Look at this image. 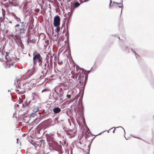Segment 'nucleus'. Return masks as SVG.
Listing matches in <instances>:
<instances>
[{"label": "nucleus", "instance_id": "nucleus-36", "mask_svg": "<svg viewBox=\"0 0 154 154\" xmlns=\"http://www.w3.org/2000/svg\"><path fill=\"white\" fill-rule=\"evenodd\" d=\"M90 149V148H88V149H87V151L88 152H87L86 154H89Z\"/></svg>", "mask_w": 154, "mask_h": 154}, {"label": "nucleus", "instance_id": "nucleus-35", "mask_svg": "<svg viewBox=\"0 0 154 154\" xmlns=\"http://www.w3.org/2000/svg\"><path fill=\"white\" fill-rule=\"evenodd\" d=\"M92 144V143L91 142H90L89 143V145H88V148H91V144Z\"/></svg>", "mask_w": 154, "mask_h": 154}, {"label": "nucleus", "instance_id": "nucleus-17", "mask_svg": "<svg viewBox=\"0 0 154 154\" xmlns=\"http://www.w3.org/2000/svg\"><path fill=\"white\" fill-rule=\"evenodd\" d=\"M119 29L120 31H123L124 27L123 24L122 20H120L119 24Z\"/></svg>", "mask_w": 154, "mask_h": 154}, {"label": "nucleus", "instance_id": "nucleus-51", "mask_svg": "<svg viewBox=\"0 0 154 154\" xmlns=\"http://www.w3.org/2000/svg\"><path fill=\"white\" fill-rule=\"evenodd\" d=\"M92 67L91 68V69H90V70H88V72H89L91 70V69H92Z\"/></svg>", "mask_w": 154, "mask_h": 154}, {"label": "nucleus", "instance_id": "nucleus-1", "mask_svg": "<svg viewBox=\"0 0 154 154\" xmlns=\"http://www.w3.org/2000/svg\"><path fill=\"white\" fill-rule=\"evenodd\" d=\"M70 73L72 74V72L68 71V106H70V108H68V117L70 118V116L69 115V114H72V112H74L77 115L76 110L74 109V111L73 108L74 106L76 104V102L77 100L76 98L74 97L75 95L74 93L75 90L74 88V84L73 83V80L70 79V78H72L75 80H77V76H74L73 74L70 75Z\"/></svg>", "mask_w": 154, "mask_h": 154}, {"label": "nucleus", "instance_id": "nucleus-40", "mask_svg": "<svg viewBox=\"0 0 154 154\" xmlns=\"http://www.w3.org/2000/svg\"><path fill=\"white\" fill-rule=\"evenodd\" d=\"M23 102V101L21 100H20V101H19V103L21 104V103Z\"/></svg>", "mask_w": 154, "mask_h": 154}, {"label": "nucleus", "instance_id": "nucleus-8", "mask_svg": "<svg viewBox=\"0 0 154 154\" xmlns=\"http://www.w3.org/2000/svg\"><path fill=\"white\" fill-rule=\"evenodd\" d=\"M77 113L78 114V116L81 118V119L82 120V122L85 125V128H88L86 125L83 113V108L76 109Z\"/></svg>", "mask_w": 154, "mask_h": 154}, {"label": "nucleus", "instance_id": "nucleus-4", "mask_svg": "<svg viewBox=\"0 0 154 154\" xmlns=\"http://www.w3.org/2000/svg\"><path fill=\"white\" fill-rule=\"evenodd\" d=\"M78 2L75 0H68V25L69 19L71 17L72 12L75 8L80 5Z\"/></svg>", "mask_w": 154, "mask_h": 154}, {"label": "nucleus", "instance_id": "nucleus-14", "mask_svg": "<svg viewBox=\"0 0 154 154\" xmlns=\"http://www.w3.org/2000/svg\"><path fill=\"white\" fill-rule=\"evenodd\" d=\"M9 4L11 5V6H17L19 5L18 2L17 0L13 1H9Z\"/></svg>", "mask_w": 154, "mask_h": 154}, {"label": "nucleus", "instance_id": "nucleus-42", "mask_svg": "<svg viewBox=\"0 0 154 154\" xmlns=\"http://www.w3.org/2000/svg\"><path fill=\"white\" fill-rule=\"evenodd\" d=\"M103 132H104V131L103 132H102V133H103ZM102 133V132H101V133H99V134H97V135H95V136H97V135H98Z\"/></svg>", "mask_w": 154, "mask_h": 154}, {"label": "nucleus", "instance_id": "nucleus-39", "mask_svg": "<svg viewBox=\"0 0 154 154\" xmlns=\"http://www.w3.org/2000/svg\"><path fill=\"white\" fill-rule=\"evenodd\" d=\"M95 137H94L91 140V142H91L92 143V141H93L94 139L95 138Z\"/></svg>", "mask_w": 154, "mask_h": 154}, {"label": "nucleus", "instance_id": "nucleus-20", "mask_svg": "<svg viewBox=\"0 0 154 154\" xmlns=\"http://www.w3.org/2000/svg\"><path fill=\"white\" fill-rule=\"evenodd\" d=\"M16 92L18 94H20L23 92V89L21 88H20V90H17V89L16 90Z\"/></svg>", "mask_w": 154, "mask_h": 154}, {"label": "nucleus", "instance_id": "nucleus-24", "mask_svg": "<svg viewBox=\"0 0 154 154\" xmlns=\"http://www.w3.org/2000/svg\"><path fill=\"white\" fill-rule=\"evenodd\" d=\"M34 26L33 24H31L29 26V28L28 29V31H29L30 30L32 29L33 28Z\"/></svg>", "mask_w": 154, "mask_h": 154}, {"label": "nucleus", "instance_id": "nucleus-12", "mask_svg": "<svg viewBox=\"0 0 154 154\" xmlns=\"http://www.w3.org/2000/svg\"><path fill=\"white\" fill-rule=\"evenodd\" d=\"M45 70H44L43 69V71H42L40 75L39 79H43L44 77L46 76L47 74L48 71V70H46L45 72Z\"/></svg>", "mask_w": 154, "mask_h": 154}, {"label": "nucleus", "instance_id": "nucleus-7", "mask_svg": "<svg viewBox=\"0 0 154 154\" xmlns=\"http://www.w3.org/2000/svg\"><path fill=\"white\" fill-rule=\"evenodd\" d=\"M26 106L31 108L32 112H31V116L32 117L35 116L36 112L40 111L38 107L34 105V103H32L30 104V102H29L28 104H26Z\"/></svg>", "mask_w": 154, "mask_h": 154}, {"label": "nucleus", "instance_id": "nucleus-50", "mask_svg": "<svg viewBox=\"0 0 154 154\" xmlns=\"http://www.w3.org/2000/svg\"><path fill=\"white\" fill-rule=\"evenodd\" d=\"M115 36L117 37V38H118L119 39H120V38L119 37H117L116 36Z\"/></svg>", "mask_w": 154, "mask_h": 154}, {"label": "nucleus", "instance_id": "nucleus-57", "mask_svg": "<svg viewBox=\"0 0 154 154\" xmlns=\"http://www.w3.org/2000/svg\"><path fill=\"white\" fill-rule=\"evenodd\" d=\"M66 96H67V95H66Z\"/></svg>", "mask_w": 154, "mask_h": 154}, {"label": "nucleus", "instance_id": "nucleus-32", "mask_svg": "<svg viewBox=\"0 0 154 154\" xmlns=\"http://www.w3.org/2000/svg\"><path fill=\"white\" fill-rule=\"evenodd\" d=\"M5 5L6 6L8 7V6H11V5L9 4V1L8 2L6 3L5 4Z\"/></svg>", "mask_w": 154, "mask_h": 154}, {"label": "nucleus", "instance_id": "nucleus-52", "mask_svg": "<svg viewBox=\"0 0 154 154\" xmlns=\"http://www.w3.org/2000/svg\"><path fill=\"white\" fill-rule=\"evenodd\" d=\"M45 90H43L42 91V92H44V91Z\"/></svg>", "mask_w": 154, "mask_h": 154}, {"label": "nucleus", "instance_id": "nucleus-45", "mask_svg": "<svg viewBox=\"0 0 154 154\" xmlns=\"http://www.w3.org/2000/svg\"><path fill=\"white\" fill-rule=\"evenodd\" d=\"M69 118H68V122H69V124L70 125V124H71L69 122Z\"/></svg>", "mask_w": 154, "mask_h": 154}, {"label": "nucleus", "instance_id": "nucleus-5", "mask_svg": "<svg viewBox=\"0 0 154 154\" xmlns=\"http://www.w3.org/2000/svg\"><path fill=\"white\" fill-rule=\"evenodd\" d=\"M5 59L7 61L6 68H13L16 66V65L13 61V59L10 57L9 54L8 53H6Z\"/></svg>", "mask_w": 154, "mask_h": 154}, {"label": "nucleus", "instance_id": "nucleus-2", "mask_svg": "<svg viewBox=\"0 0 154 154\" xmlns=\"http://www.w3.org/2000/svg\"><path fill=\"white\" fill-rule=\"evenodd\" d=\"M80 74H78L77 79L78 83L80 85L81 87L79 88L80 92L79 94L78 104L77 106L76 109L83 108L82 103V100L83 97L84 91L86 83L87 82L88 76H86L85 73H83L82 70H80L79 72Z\"/></svg>", "mask_w": 154, "mask_h": 154}, {"label": "nucleus", "instance_id": "nucleus-44", "mask_svg": "<svg viewBox=\"0 0 154 154\" xmlns=\"http://www.w3.org/2000/svg\"><path fill=\"white\" fill-rule=\"evenodd\" d=\"M112 128H110V129H109L108 131H107V132H108V133H109V130H110V129H112Z\"/></svg>", "mask_w": 154, "mask_h": 154}, {"label": "nucleus", "instance_id": "nucleus-55", "mask_svg": "<svg viewBox=\"0 0 154 154\" xmlns=\"http://www.w3.org/2000/svg\"><path fill=\"white\" fill-rule=\"evenodd\" d=\"M66 33H67V32H66Z\"/></svg>", "mask_w": 154, "mask_h": 154}, {"label": "nucleus", "instance_id": "nucleus-53", "mask_svg": "<svg viewBox=\"0 0 154 154\" xmlns=\"http://www.w3.org/2000/svg\"><path fill=\"white\" fill-rule=\"evenodd\" d=\"M29 108L28 109V111H29Z\"/></svg>", "mask_w": 154, "mask_h": 154}, {"label": "nucleus", "instance_id": "nucleus-21", "mask_svg": "<svg viewBox=\"0 0 154 154\" xmlns=\"http://www.w3.org/2000/svg\"><path fill=\"white\" fill-rule=\"evenodd\" d=\"M112 3H113V4H116V5H122V7H123V0H122L121 3L116 2L115 1H113Z\"/></svg>", "mask_w": 154, "mask_h": 154}, {"label": "nucleus", "instance_id": "nucleus-58", "mask_svg": "<svg viewBox=\"0 0 154 154\" xmlns=\"http://www.w3.org/2000/svg\"><path fill=\"white\" fill-rule=\"evenodd\" d=\"M68 34H69V33H68Z\"/></svg>", "mask_w": 154, "mask_h": 154}, {"label": "nucleus", "instance_id": "nucleus-3", "mask_svg": "<svg viewBox=\"0 0 154 154\" xmlns=\"http://www.w3.org/2000/svg\"><path fill=\"white\" fill-rule=\"evenodd\" d=\"M20 25L19 24L15 26L16 31L19 34L16 33L15 35H13V37L15 40L17 45L23 48V44L21 40L20 35L25 33L28 26L27 24L25 22H20Z\"/></svg>", "mask_w": 154, "mask_h": 154}, {"label": "nucleus", "instance_id": "nucleus-49", "mask_svg": "<svg viewBox=\"0 0 154 154\" xmlns=\"http://www.w3.org/2000/svg\"><path fill=\"white\" fill-rule=\"evenodd\" d=\"M42 140H40V141H39V142H40V143H42Z\"/></svg>", "mask_w": 154, "mask_h": 154}, {"label": "nucleus", "instance_id": "nucleus-27", "mask_svg": "<svg viewBox=\"0 0 154 154\" xmlns=\"http://www.w3.org/2000/svg\"><path fill=\"white\" fill-rule=\"evenodd\" d=\"M112 0H110L109 3V8H110L111 7H112L113 6V4H112Z\"/></svg>", "mask_w": 154, "mask_h": 154}, {"label": "nucleus", "instance_id": "nucleus-10", "mask_svg": "<svg viewBox=\"0 0 154 154\" xmlns=\"http://www.w3.org/2000/svg\"><path fill=\"white\" fill-rule=\"evenodd\" d=\"M41 59H42V58L39 53L35 54L33 58V64L34 65L37 64L38 62Z\"/></svg>", "mask_w": 154, "mask_h": 154}, {"label": "nucleus", "instance_id": "nucleus-22", "mask_svg": "<svg viewBox=\"0 0 154 154\" xmlns=\"http://www.w3.org/2000/svg\"><path fill=\"white\" fill-rule=\"evenodd\" d=\"M23 86H24V87H25L24 89V91H26L28 90V89H27V88H26V87L29 86L28 84H24L23 85Z\"/></svg>", "mask_w": 154, "mask_h": 154}, {"label": "nucleus", "instance_id": "nucleus-33", "mask_svg": "<svg viewBox=\"0 0 154 154\" xmlns=\"http://www.w3.org/2000/svg\"><path fill=\"white\" fill-rule=\"evenodd\" d=\"M3 57H1L0 58V61L1 62H3L4 61V56Z\"/></svg>", "mask_w": 154, "mask_h": 154}, {"label": "nucleus", "instance_id": "nucleus-43", "mask_svg": "<svg viewBox=\"0 0 154 154\" xmlns=\"http://www.w3.org/2000/svg\"><path fill=\"white\" fill-rule=\"evenodd\" d=\"M79 148L80 149L82 150V151H84V149H82V148H80V147H79Z\"/></svg>", "mask_w": 154, "mask_h": 154}, {"label": "nucleus", "instance_id": "nucleus-9", "mask_svg": "<svg viewBox=\"0 0 154 154\" xmlns=\"http://www.w3.org/2000/svg\"><path fill=\"white\" fill-rule=\"evenodd\" d=\"M68 59L69 60L70 63L72 65V66H73L74 67H75V66L76 65V69L77 70V72L78 71V70H79V69H80V67L78 65H76L75 63L73 61L71 54V52L70 50V48L68 44Z\"/></svg>", "mask_w": 154, "mask_h": 154}, {"label": "nucleus", "instance_id": "nucleus-26", "mask_svg": "<svg viewBox=\"0 0 154 154\" xmlns=\"http://www.w3.org/2000/svg\"><path fill=\"white\" fill-rule=\"evenodd\" d=\"M131 50L135 54V56L136 57V58H137V57H139V55L137 54L135 51H133V49H132V48H131Z\"/></svg>", "mask_w": 154, "mask_h": 154}, {"label": "nucleus", "instance_id": "nucleus-29", "mask_svg": "<svg viewBox=\"0 0 154 154\" xmlns=\"http://www.w3.org/2000/svg\"><path fill=\"white\" fill-rule=\"evenodd\" d=\"M57 28L55 30V32H58L60 30V27L59 26L57 27Z\"/></svg>", "mask_w": 154, "mask_h": 154}, {"label": "nucleus", "instance_id": "nucleus-19", "mask_svg": "<svg viewBox=\"0 0 154 154\" xmlns=\"http://www.w3.org/2000/svg\"><path fill=\"white\" fill-rule=\"evenodd\" d=\"M41 126V125H39V126H38V128L37 130V132L40 134L41 133L42 134L44 133V129H43V128H42L40 129H39V128Z\"/></svg>", "mask_w": 154, "mask_h": 154}, {"label": "nucleus", "instance_id": "nucleus-15", "mask_svg": "<svg viewBox=\"0 0 154 154\" xmlns=\"http://www.w3.org/2000/svg\"><path fill=\"white\" fill-rule=\"evenodd\" d=\"M68 135H70L69 137L70 138L72 137H74L76 134V131H71L68 128Z\"/></svg>", "mask_w": 154, "mask_h": 154}, {"label": "nucleus", "instance_id": "nucleus-56", "mask_svg": "<svg viewBox=\"0 0 154 154\" xmlns=\"http://www.w3.org/2000/svg\"><path fill=\"white\" fill-rule=\"evenodd\" d=\"M68 154L69 153V151L68 150Z\"/></svg>", "mask_w": 154, "mask_h": 154}, {"label": "nucleus", "instance_id": "nucleus-47", "mask_svg": "<svg viewBox=\"0 0 154 154\" xmlns=\"http://www.w3.org/2000/svg\"><path fill=\"white\" fill-rule=\"evenodd\" d=\"M86 146V144H84V145H83V147H85Z\"/></svg>", "mask_w": 154, "mask_h": 154}, {"label": "nucleus", "instance_id": "nucleus-54", "mask_svg": "<svg viewBox=\"0 0 154 154\" xmlns=\"http://www.w3.org/2000/svg\"><path fill=\"white\" fill-rule=\"evenodd\" d=\"M90 141V140H88L87 141Z\"/></svg>", "mask_w": 154, "mask_h": 154}, {"label": "nucleus", "instance_id": "nucleus-28", "mask_svg": "<svg viewBox=\"0 0 154 154\" xmlns=\"http://www.w3.org/2000/svg\"><path fill=\"white\" fill-rule=\"evenodd\" d=\"M130 50V48L128 46H126L125 48V51L126 52H129Z\"/></svg>", "mask_w": 154, "mask_h": 154}, {"label": "nucleus", "instance_id": "nucleus-18", "mask_svg": "<svg viewBox=\"0 0 154 154\" xmlns=\"http://www.w3.org/2000/svg\"><path fill=\"white\" fill-rule=\"evenodd\" d=\"M53 110L55 114L59 113L61 110L59 108L57 107L54 108Z\"/></svg>", "mask_w": 154, "mask_h": 154}, {"label": "nucleus", "instance_id": "nucleus-48", "mask_svg": "<svg viewBox=\"0 0 154 154\" xmlns=\"http://www.w3.org/2000/svg\"><path fill=\"white\" fill-rule=\"evenodd\" d=\"M66 29H67V23H66Z\"/></svg>", "mask_w": 154, "mask_h": 154}, {"label": "nucleus", "instance_id": "nucleus-37", "mask_svg": "<svg viewBox=\"0 0 154 154\" xmlns=\"http://www.w3.org/2000/svg\"><path fill=\"white\" fill-rule=\"evenodd\" d=\"M45 67L44 68V69H44V70H47L46 69V66H47V64L46 63H45Z\"/></svg>", "mask_w": 154, "mask_h": 154}, {"label": "nucleus", "instance_id": "nucleus-11", "mask_svg": "<svg viewBox=\"0 0 154 154\" xmlns=\"http://www.w3.org/2000/svg\"><path fill=\"white\" fill-rule=\"evenodd\" d=\"M60 18L57 15L54 17V25L55 27L59 26L60 25Z\"/></svg>", "mask_w": 154, "mask_h": 154}, {"label": "nucleus", "instance_id": "nucleus-38", "mask_svg": "<svg viewBox=\"0 0 154 154\" xmlns=\"http://www.w3.org/2000/svg\"><path fill=\"white\" fill-rule=\"evenodd\" d=\"M17 88H18L17 90H20V88H21L20 86L18 85L17 87Z\"/></svg>", "mask_w": 154, "mask_h": 154}, {"label": "nucleus", "instance_id": "nucleus-23", "mask_svg": "<svg viewBox=\"0 0 154 154\" xmlns=\"http://www.w3.org/2000/svg\"><path fill=\"white\" fill-rule=\"evenodd\" d=\"M116 128H122V129L124 130V136H125V139L126 140H128V138H126L125 137V129H124V128L122 127V126H119V127H116Z\"/></svg>", "mask_w": 154, "mask_h": 154}, {"label": "nucleus", "instance_id": "nucleus-46", "mask_svg": "<svg viewBox=\"0 0 154 154\" xmlns=\"http://www.w3.org/2000/svg\"><path fill=\"white\" fill-rule=\"evenodd\" d=\"M79 143L80 144H83V143H82V142H80V141L79 142Z\"/></svg>", "mask_w": 154, "mask_h": 154}, {"label": "nucleus", "instance_id": "nucleus-16", "mask_svg": "<svg viewBox=\"0 0 154 154\" xmlns=\"http://www.w3.org/2000/svg\"><path fill=\"white\" fill-rule=\"evenodd\" d=\"M63 94H57V96L56 98H55V100L57 101V102L59 103H61L62 102V97Z\"/></svg>", "mask_w": 154, "mask_h": 154}, {"label": "nucleus", "instance_id": "nucleus-13", "mask_svg": "<svg viewBox=\"0 0 154 154\" xmlns=\"http://www.w3.org/2000/svg\"><path fill=\"white\" fill-rule=\"evenodd\" d=\"M50 147L53 149L57 150L58 148V146L57 143L53 142L52 143L50 144Z\"/></svg>", "mask_w": 154, "mask_h": 154}, {"label": "nucleus", "instance_id": "nucleus-31", "mask_svg": "<svg viewBox=\"0 0 154 154\" xmlns=\"http://www.w3.org/2000/svg\"><path fill=\"white\" fill-rule=\"evenodd\" d=\"M86 131L88 133H90L91 132V131L88 127L86 128Z\"/></svg>", "mask_w": 154, "mask_h": 154}, {"label": "nucleus", "instance_id": "nucleus-25", "mask_svg": "<svg viewBox=\"0 0 154 154\" xmlns=\"http://www.w3.org/2000/svg\"><path fill=\"white\" fill-rule=\"evenodd\" d=\"M42 59H41L39 61H38V65L39 66H42Z\"/></svg>", "mask_w": 154, "mask_h": 154}, {"label": "nucleus", "instance_id": "nucleus-30", "mask_svg": "<svg viewBox=\"0 0 154 154\" xmlns=\"http://www.w3.org/2000/svg\"><path fill=\"white\" fill-rule=\"evenodd\" d=\"M118 7L119 8H121V14H120V15H121L122 13V9L123 7H122V5H119L118 6Z\"/></svg>", "mask_w": 154, "mask_h": 154}, {"label": "nucleus", "instance_id": "nucleus-41", "mask_svg": "<svg viewBox=\"0 0 154 154\" xmlns=\"http://www.w3.org/2000/svg\"><path fill=\"white\" fill-rule=\"evenodd\" d=\"M112 128H114V130L112 132H113V133H114L115 128H116V127H113Z\"/></svg>", "mask_w": 154, "mask_h": 154}, {"label": "nucleus", "instance_id": "nucleus-34", "mask_svg": "<svg viewBox=\"0 0 154 154\" xmlns=\"http://www.w3.org/2000/svg\"><path fill=\"white\" fill-rule=\"evenodd\" d=\"M90 137V136L88 134H87L85 137V139H86L88 137Z\"/></svg>", "mask_w": 154, "mask_h": 154}, {"label": "nucleus", "instance_id": "nucleus-6", "mask_svg": "<svg viewBox=\"0 0 154 154\" xmlns=\"http://www.w3.org/2000/svg\"><path fill=\"white\" fill-rule=\"evenodd\" d=\"M34 69H33L30 71H28L27 73H25L22 76L16 77V80L17 82V83L18 84V81L20 83V82L21 81L26 80L29 78L31 75H32L34 74Z\"/></svg>", "mask_w": 154, "mask_h": 154}]
</instances>
